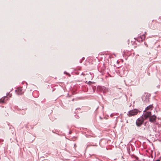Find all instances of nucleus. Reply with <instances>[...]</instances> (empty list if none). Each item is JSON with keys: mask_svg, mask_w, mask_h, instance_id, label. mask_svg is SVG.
<instances>
[{"mask_svg": "<svg viewBox=\"0 0 161 161\" xmlns=\"http://www.w3.org/2000/svg\"><path fill=\"white\" fill-rule=\"evenodd\" d=\"M144 121V119L143 117H141L138 118L136 122V125L138 127L141 126L143 124Z\"/></svg>", "mask_w": 161, "mask_h": 161, "instance_id": "nucleus-1", "label": "nucleus"}, {"mask_svg": "<svg viewBox=\"0 0 161 161\" xmlns=\"http://www.w3.org/2000/svg\"><path fill=\"white\" fill-rule=\"evenodd\" d=\"M139 111L137 109H134L133 110H130L127 115L128 116L130 117L131 116H134L136 115L138 113Z\"/></svg>", "mask_w": 161, "mask_h": 161, "instance_id": "nucleus-2", "label": "nucleus"}, {"mask_svg": "<svg viewBox=\"0 0 161 161\" xmlns=\"http://www.w3.org/2000/svg\"><path fill=\"white\" fill-rule=\"evenodd\" d=\"M149 118V121L150 122L155 123L156 121L157 117L155 115L151 116Z\"/></svg>", "mask_w": 161, "mask_h": 161, "instance_id": "nucleus-3", "label": "nucleus"}, {"mask_svg": "<svg viewBox=\"0 0 161 161\" xmlns=\"http://www.w3.org/2000/svg\"><path fill=\"white\" fill-rule=\"evenodd\" d=\"M15 92L18 95H21L23 93L22 91V89L21 88H18L15 90Z\"/></svg>", "mask_w": 161, "mask_h": 161, "instance_id": "nucleus-4", "label": "nucleus"}, {"mask_svg": "<svg viewBox=\"0 0 161 161\" xmlns=\"http://www.w3.org/2000/svg\"><path fill=\"white\" fill-rule=\"evenodd\" d=\"M146 36L145 34L142 36H140L137 38V40L139 41H143L145 39Z\"/></svg>", "mask_w": 161, "mask_h": 161, "instance_id": "nucleus-5", "label": "nucleus"}, {"mask_svg": "<svg viewBox=\"0 0 161 161\" xmlns=\"http://www.w3.org/2000/svg\"><path fill=\"white\" fill-rule=\"evenodd\" d=\"M151 116V113L150 112H146L144 114V116L145 119H147L148 118H149Z\"/></svg>", "mask_w": 161, "mask_h": 161, "instance_id": "nucleus-6", "label": "nucleus"}, {"mask_svg": "<svg viewBox=\"0 0 161 161\" xmlns=\"http://www.w3.org/2000/svg\"><path fill=\"white\" fill-rule=\"evenodd\" d=\"M6 100H8V97L6 96H5L4 97H2L0 99V103H5V101Z\"/></svg>", "mask_w": 161, "mask_h": 161, "instance_id": "nucleus-7", "label": "nucleus"}, {"mask_svg": "<svg viewBox=\"0 0 161 161\" xmlns=\"http://www.w3.org/2000/svg\"><path fill=\"white\" fill-rule=\"evenodd\" d=\"M153 108V106L152 105H150L149 106H147L146 108L145 109V110L144 111L145 112H146V111L150 110V109L152 110V108Z\"/></svg>", "mask_w": 161, "mask_h": 161, "instance_id": "nucleus-8", "label": "nucleus"}, {"mask_svg": "<svg viewBox=\"0 0 161 161\" xmlns=\"http://www.w3.org/2000/svg\"><path fill=\"white\" fill-rule=\"evenodd\" d=\"M64 74H66L68 75L69 76H70V75L69 74V73H66L65 72H64Z\"/></svg>", "mask_w": 161, "mask_h": 161, "instance_id": "nucleus-9", "label": "nucleus"}, {"mask_svg": "<svg viewBox=\"0 0 161 161\" xmlns=\"http://www.w3.org/2000/svg\"><path fill=\"white\" fill-rule=\"evenodd\" d=\"M155 161H160V160H159V159H158V160H156Z\"/></svg>", "mask_w": 161, "mask_h": 161, "instance_id": "nucleus-10", "label": "nucleus"}]
</instances>
